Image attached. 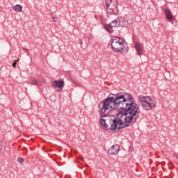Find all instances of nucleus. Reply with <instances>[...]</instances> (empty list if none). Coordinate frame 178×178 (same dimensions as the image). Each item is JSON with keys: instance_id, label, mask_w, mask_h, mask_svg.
Instances as JSON below:
<instances>
[{"instance_id": "f03ea898", "label": "nucleus", "mask_w": 178, "mask_h": 178, "mask_svg": "<svg viewBox=\"0 0 178 178\" xmlns=\"http://www.w3.org/2000/svg\"><path fill=\"white\" fill-rule=\"evenodd\" d=\"M100 124L104 127L105 130L115 131V133H119L120 129L116 123L115 118L108 116L106 120L100 118Z\"/></svg>"}, {"instance_id": "b1692460", "label": "nucleus", "mask_w": 178, "mask_h": 178, "mask_svg": "<svg viewBox=\"0 0 178 178\" xmlns=\"http://www.w3.org/2000/svg\"><path fill=\"white\" fill-rule=\"evenodd\" d=\"M23 49H24V51H29V50H27V49H26V48H23Z\"/></svg>"}, {"instance_id": "423d86ee", "label": "nucleus", "mask_w": 178, "mask_h": 178, "mask_svg": "<svg viewBox=\"0 0 178 178\" xmlns=\"http://www.w3.org/2000/svg\"><path fill=\"white\" fill-rule=\"evenodd\" d=\"M52 86L55 88H58V89H57V91L58 92H60V91H62V90L65 86V81H63V79H59L58 81L56 80L53 82Z\"/></svg>"}, {"instance_id": "f8f14e48", "label": "nucleus", "mask_w": 178, "mask_h": 178, "mask_svg": "<svg viewBox=\"0 0 178 178\" xmlns=\"http://www.w3.org/2000/svg\"><path fill=\"white\" fill-rule=\"evenodd\" d=\"M5 151H6V143L1 141L0 142V152H2L3 154V153H5Z\"/></svg>"}, {"instance_id": "aec40b11", "label": "nucleus", "mask_w": 178, "mask_h": 178, "mask_svg": "<svg viewBox=\"0 0 178 178\" xmlns=\"http://www.w3.org/2000/svg\"><path fill=\"white\" fill-rule=\"evenodd\" d=\"M106 1V3H109V5H113L112 4V2H113V0H104Z\"/></svg>"}, {"instance_id": "6ab92c4d", "label": "nucleus", "mask_w": 178, "mask_h": 178, "mask_svg": "<svg viewBox=\"0 0 178 178\" xmlns=\"http://www.w3.org/2000/svg\"><path fill=\"white\" fill-rule=\"evenodd\" d=\"M17 62H19V59L15 60V61L13 63V67H16V65H17Z\"/></svg>"}, {"instance_id": "20e7f679", "label": "nucleus", "mask_w": 178, "mask_h": 178, "mask_svg": "<svg viewBox=\"0 0 178 178\" xmlns=\"http://www.w3.org/2000/svg\"><path fill=\"white\" fill-rule=\"evenodd\" d=\"M111 49L115 54L118 52H122L124 49V42L123 40L118 42V43H114V44L111 45Z\"/></svg>"}, {"instance_id": "2eb2a0df", "label": "nucleus", "mask_w": 178, "mask_h": 178, "mask_svg": "<svg viewBox=\"0 0 178 178\" xmlns=\"http://www.w3.org/2000/svg\"><path fill=\"white\" fill-rule=\"evenodd\" d=\"M29 83L32 84V86H38L40 82L38 81V79L32 78L30 79Z\"/></svg>"}, {"instance_id": "9d476101", "label": "nucleus", "mask_w": 178, "mask_h": 178, "mask_svg": "<svg viewBox=\"0 0 178 178\" xmlns=\"http://www.w3.org/2000/svg\"><path fill=\"white\" fill-rule=\"evenodd\" d=\"M127 26V22L126 19H118V27H126Z\"/></svg>"}, {"instance_id": "f257e3e1", "label": "nucleus", "mask_w": 178, "mask_h": 178, "mask_svg": "<svg viewBox=\"0 0 178 178\" xmlns=\"http://www.w3.org/2000/svg\"><path fill=\"white\" fill-rule=\"evenodd\" d=\"M118 108L121 111L112 117L114 118L120 131L130 127L137 122L141 109L130 93L126 92L111 93L98 105L99 113H106V111H116Z\"/></svg>"}, {"instance_id": "6e6552de", "label": "nucleus", "mask_w": 178, "mask_h": 178, "mask_svg": "<svg viewBox=\"0 0 178 178\" xmlns=\"http://www.w3.org/2000/svg\"><path fill=\"white\" fill-rule=\"evenodd\" d=\"M119 151H120V146L119 145H114L108 149V154H110V155H118Z\"/></svg>"}, {"instance_id": "a878e982", "label": "nucleus", "mask_w": 178, "mask_h": 178, "mask_svg": "<svg viewBox=\"0 0 178 178\" xmlns=\"http://www.w3.org/2000/svg\"><path fill=\"white\" fill-rule=\"evenodd\" d=\"M24 149H25V151H27V148L26 147H24Z\"/></svg>"}, {"instance_id": "ddd939ff", "label": "nucleus", "mask_w": 178, "mask_h": 178, "mask_svg": "<svg viewBox=\"0 0 178 178\" xmlns=\"http://www.w3.org/2000/svg\"><path fill=\"white\" fill-rule=\"evenodd\" d=\"M122 40L120 39L119 37H113V38L111 40V45H113L115 44H117L118 42H121Z\"/></svg>"}, {"instance_id": "a211bd4d", "label": "nucleus", "mask_w": 178, "mask_h": 178, "mask_svg": "<svg viewBox=\"0 0 178 178\" xmlns=\"http://www.w3.org/2000/svg\"><path fill=\"white\" fill-rule=\"evenodd\" d=\"M127 22V24H129L130 26V24H133V19H129L128 20H126Z\"/></svg>"}, {"instance_id": "9b49d317", "label": "nucleus", "mask_w": 178, "mask_h": 178, "mask_svg": "<svg viewBox=\"0 0 178 178\" xmlns=\"http://www.w3.org/2000/svg\"><path fill=\"white\" fill-rule=\"evenodd\" d=\"M142 106L145 108V111H151L152 109V103L147 102L146 104H142Z\"/></svg>"}, {"instance_id": "1a4fd4ad", "label": "nucleus", "mask_w": 178, "mask_h": 178, "mask_svg": "<svg viewBox=\"0 0 178 178\" xmlns=\"http://www.w3.org/2000/svg\"><path fill=\"white\" fill-rule=\"evenodd\" d=\"M165 17L169 22L173 24V20H175V17L173 16V14H172V11H170V9H165Z\"/></svg>"}, {"instance_id": "412c9836", "label": "nucleus", "mask_w": 178, "mask_h": 178, "mask_svg": "<svg viewBox=\"0 0 178 178\" xmlns=\"http://www.w3.org/2000/svg\"><path fill=\"white\" fill-rule=\"evenodd\" d=\"M102 115H101L100 119H102V118H107L108 117V114H105V113H102Z\"/></svg>"}, {"instance_id": "0eeeda50", "label": "nucleus", "mask_w": 178, "mask_h": 178, "mask_svg": "<svg viewBox=\"0 0 178 178\" xmlns=\"http://www.w3.org/2000/svg\"><path fill=\"white\" fill-rule=\"evenodd\" d=\"M134 48L136 50L137 55L141 56L143 52H144V44L140 42L136 41L134 42Z\"/></svg>"}, {"instance_id": "4be33fe9", "label": "nucleus", "mask_w": 178, "mask_h": 178, "mask_svg": "<svg viewBox=\"0 0 178 178\" xmlns=\"http://www.w3.org/2000/svg\"><path fill=\"white\" fill-rule=\"evenodd\" d=\"M147 102H153L152 98H151V97L149 96H147Z\"/></svg>"}, {"instance_id": "f3484780", "label": "nucleus", "mask_w": 178, "mask_h": 178, "mask_svg": "<svg viewBox=\"0 0 178 178\" xmlns=\"http://www.w3.org/2000/svg\"><path fill=\"white\" fill-rule=\"evenodd\" d=\"M17 162H19V163H23V162H24V159H23L22 157H18Z\"/></svg>"}, {"instance_id": "39448f33", "label": "nucleus", "mask_w": 178, "mask_h": 178, "mask_svg": "<svg viewBox=\"0 0 178 178\" xmlns=\"http://www.w3.org/2000/svg\"><path fill=\"white\" fill-rule=\"evenodd\" d=\"M106 10L109 15H118L119 13V8L116 5H109L108 3H106Z\"/></svg>"}, {"instance_id": "5701e85b", "label": "nucleus", "mask_w": 178, "mask_h": 178, "mask_svg": "<svg viewBox=\"0 0 178 178\" xmlns=\"http://www.w3.org/2000/svg\"><path fill=\"white\" fill-rule=\"evenodd\" d=\"M150 104H152V106H156V105L155 103H154V101L152 102Z\"/></svg>"}, {"instance_id": "7ed1b4c3", "label": "nucleus", "mask_w": 178, "mask_h": 178, "mask_svg": "<svg viewBox=\"0 0 178 178\" xmlns=\"http://www.w3.org/2000/svg\"><path fill=\"white\" fill-rule=\"evenodd\" d=\"M104 27L106 31L112 34V33H113V28L119 27V19L112 21L110 24H104Z\"/></svg>"}, {"instance_id": "393cba45", "label": "nucleus", "mask_w": 178, "mask_h": 178, "mask_svg": "<svg viewBox=\"0 0 178 178\" xmlns=\"http://www.w3.org/2000/svg\"><path fill=\"white\" fill-rule=\"evenodd\" d=\"M54 22H56V20H55V17H53Z\"/></svg>"}, {"instance_id": "dca6fc26", "label": "nucleus", "mask_w": 178, "mask_h": 178, "mask_svg": "<svg viewBox=\"0 0 178 178\" xmlns=\"http://www.w3.org/2000/svg\"><path fill=\"white\" fill-rule=\"evenodd\" d=\"M138 99H140L141 102H145V104H146L147 102H148V96L140 95L138 96Z\"/></svg>"}, {"instance_id": "4468645a", "label": "nucleus", "mask_w": 178, "mask_h": 178, "mask_svg": "<svg viewBox=\"0 0 178 178\" xmlns=\"http://www.w3.org/2000/svg\"><path fill=\"white\" fill-rule=\"evenodd\" d=\"M13 10L15 12H22V10H23V6H22L20 4H17L13 7Z\"/></svg>"}]
</instances>
